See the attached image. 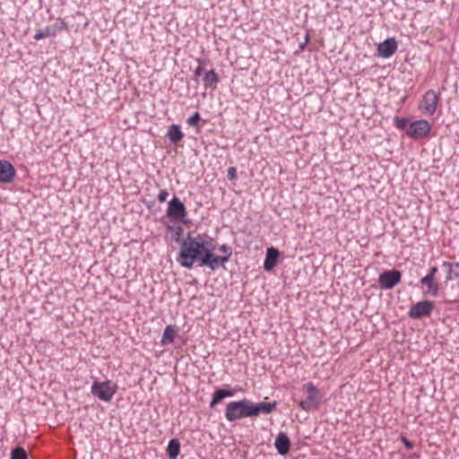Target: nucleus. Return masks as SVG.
I'll return each instance as SVG.
<instances>
[{"mask_svg": "<svg viewBox=\"0 0 459 459\" xmlns=\"http://www.w3.org/2000/svg\"><path fill=\"white\" fill-rule=\"evenodd\" d=\"M204 237L206 234H197L195 237L187 232L182 239L181 248L176 257V261L185 269L191 270L194 265L206 266L209 252L204 246Z\"/></svg>", "mask_w": 459, "mask_h": 459, "instance_id": "obj_1", "label": "nucleus"}, {"mask_svg": "<svg viewBox=\"0 0 459 459\" xmlns=\"http://www.w3.org/2000/svg\"><path fill=\"white\" fill-rule=\"evenodd\" d=\"M225 418L230 422L241 419L251 418L250 400L243 398L238 401H231L226 404Z\"/></svg>", "mask_w": 459, "mask_h": 459, "instance_id": "obj_2", "label": "nucleus"}, {"mask_svg": "<svg viewBox=\"0 0 459 459\" xmlns=\"http://www.w3.org/2000/svg\"><path fill=\"white\" fill-rule=\"evenodd\" d=\"M303 389L307 391V395L299 403V407L305 411L317 410L324 397L321 391L311 382L303 385Z\"/></svg>", "mask_w": 459, "mask_h": 459, "instance_id": "obj_3", "label": "nucleus"}, {"mask_svg": "<svg viewBox=\"0 0 459 459\" xmlns=\"http://www.w3.org/2000/svg\"><path fill=\"white\" fill-rule=\"evenodd\" d=\"M117 391V385L111 380H94L91 387L92 395L103 402H110Z\"/></svg>", "mask_w": 459, "mask_h": 459, "instance_id": "obj_4", "label": "nucleus"}, {"mask_svg": "<svg viewBox=\"0 0 459 459\" xmlns=\"http://www.w3.org/2000/svg\"><path fill=\"white\" fill-rule=\"evenodd\" d=\"M187 212L184 203L176 195L168 203L166 211L167 217L174 222L187 224L190 221L186 220Z\"/></svg>", "mask_w": 459, "mask_h": 459, "instance_id": "obj_5", "label": "nucleus"}, {"mask_svg": "<svg viewBox=\"0 0 459 459\" xmlns=\"http://www.w3.org/2000/svg\"><path fill=\"white\" fill-rule=\"evenodd\" d=\"M402 281V272L397 269L385 270L378 276V285L382 290H392Z\"/></svg>", "mask_w": 459, "mask_h": 459, "instance_id": "obj_6", "label": "nucleus"}, {"mask_svg": "<svg viewBox=\"0 0 459 459\" xmlns=\"http://www.w3.org/2000/svg\"><path fill=\"white\" fill-rule=\"evenodd\" d=\"M431 130L430 124L425 119L412 121L406 128V134L414 140L426 137Z\"/></svg>", "mask_w": 459, "mask_h": 459, "instance_id": "obj_7", "label": "nucleus"}, {"mask_svg": "<svg viewBox=\"0 0 459 459\" xmlns=\"http://www.w3.org/2000/svg\"><path fill=\"white\" fill-rule=\"evenodd\" d=\"M435 304L431 300H421L411 306L408 311L411 319H420L429 316L434 310Z\"/></svg>", "mask_w": 459, "mask_h": 459, "instance_id": "obj_8", "label": "nucleus"}, {"mask_svg": "<svg viewBox=\"0 0 459 459\" xmlns=\"http://www.w3.org/2000/svg\"><path fill=\"white\" fill-rule=\"evenodd\" d=\"M439 101V96L433 90L425 92L420 103L419 108L426 115L435 114Z\"/></svg>", "mask_w": 459, "mask_h": 459, "instance_id": "obj_9", "label": "nucleus"}, {"mask_svg": "<svg viewBox=\"0 0 459 459\" xmlns=\"http://www.w3.org/2000/svg\"><path fill=\"white\" fill-rule=\"evenodd\" d=\"M67 30L66 22L59 18L54 24L48 25L44 29L37 30L33 39L35 40H40L45 38L56 37L59 31Z\"/></svg>", "mask_w": 459, "mask_h": 459, "instance_id": "obj_10", "label": "nucleus"}, {"mask_svg": "<svg viewBox=\"0 0 459 459\" xmlns=\"http://www.w3.org/2000/svg\"><path fill=\"white\" fill-rule=\"evenodd\" d=\"M277 404L278 403L276 401H273L271 403H254L253 401L250 400L251 418H257L261 414H271L276 409Z\"/></svg>", "mask_w": 459, "mask_h": 459, "instance_id": "obj_11", "label": "nucleus"}, {"mask_svg": "<svg viewBox=\"0 0 459 459\" xmlns=\"http://www.w3.org/2000/svg\"><path fill=\"white\" fill-rule=\"evenodd\" d=\"M397 41L394 38H387L377 45V56L382 58L391 57L397 50Z\"/></svg>", "mask_w": 459, "mask_h": 459, "instance_id": "obj_12", "label": "nucleus"}, {"mask_svg": "<svg viewBox=\"0 0 459 459\" xmlns=\"http://www.w3.org/2000/svg\"><path fill=\"white\" fill-rule=\"evenodd\" d=\"M15 177L16 169L13 165L9 160H0V183H11Z\"/></svg>", "mask_w": 459, "mask_h": 459, "instance_id": "obj_13", "label": "nucleus"}, {"mask_svg": "<svg viewBox=\"0 0 459 459\" xmlns=\"http://www.w3.org/2000/svg\"><path fill=\"white\" fill-rule=\"evenodd\" d=\"M420 284L423 289V294L437 297L439 293V284L436 278L422 277Z\"/></svg>", "mask_w": 459, "mask_h": 459, "instance_id": "obj_14", "label": "nucleus"}, {"mask_svg": "<svg viewBox=\"0 0 459 459\" xmlns=\"http://www.w3.org/2000/svg\"><path fill=\"white\" fill-rule=\"evenodd\" d=\"M290 439L287 433L280 432L275 438L274 446L280 455H286L290 449Z\"/></svg>", "mask_w": 459, "mask_h": 459, "instance_id": "obj_15", "label": "nucleus"}, {"mask_svg": "<svg viewBox=\"0 0 459 459\" xmlns=\"http://www.w3.org/2000/svg\"><path fill=\"white\" fill-rule=\"evenodd\" d=\"M280 257V251L273 247H270L266 249V255L264 261V270L266 272H271L278 263V259Z\"/></svg>", "mask_w": 459, "mask_h": 459, "instance_id": "obj_16", "label": "nucleus"}, {"mask_svg": "<svg viewBox=\"0 0 459 459\" xmlns=\"http://www.w3.org/2000/svg\"><path fill=\"white\" fill-rule=\"evenodd\" d=\"M234 395V391L228 388H216L215 391L212 394V399L210 401V408H214L218 403H220L222 400L228 397H232Z\"/></svg>", "mask_w": 459, "mask_h": 459, "instance_id": "obj_17", "label": "nucleus"}, {"mask_svg": "<svg viewBox=\"0 0 459 459\" xmlns=\"http://www.w3.org/2000/svg\"><path fill=\"white\" fill-rule=\"evenodd\" d=\"M204 86L206 90H215L217 88V84L220 82V78L216 74L214 69H211L204 73V76L203 78Z\"/></svg>", "mask_w": 459, "mask_h": 459, "instance_id": "obj_18", "label": "nucleus"}, {"mask_svg": "<svg viewBox=\"0 0 459 459\" xmlns=\"http://www.w3.org/2000/svg\"><path fill=\"white\" fill-rule=\"evenodd\" d=\"M442 268L446 270V281H451L453 279H459V263L443 262Z\"/></svg>", "mask_w": 459, "mask_h": 459, "instance_id": "obj_19", "label": "nucleus"}, {"mask_svg": "<svg viewBox=\"0 0 459 459\" xmlns=\"http://www.w3.org/2000/svg\"><path fill=\"white\" fill-rule=\"evenodd\" d=\"M208 262L206 267L211 269L212 271L216 270L220 265H224L226 263L230 261V255H209Z\"/></svg>", "mask_w": 459, "mask_h": 459, "instance_id": "obj_20", "label": "nucleus"}, {"mask_svg": "<svg viewBox=\"0 0 459 459\" xmlns=\"http://www.w3.org/2000/svg\"><path fill=\"white\" fill-rule=\"evenodd\" d=\"M166 136L169 139L171 143L176 144L183 139L184 134L179 125L172 124L169 127Z\"/></svg>", "mask_w": 459, "mask_h": 459, "instance_id": "obj_21", "label": "nucleus"}, {"mask_svg": "<svg viewBox=\"0 0 459 459\" xmlns=\"http://www.w3.org/2000/svg\"><path fill=\"white\" fill-rule=\"evenodd\" d=\"M178 334V328L175 325H169L165 327L163 334L160 340L162 345H167L174 342L175 337Z\"/></svg>", "mask_w": 459, "mask_h": 459, "instance_id": "obj_22", "label": "nucleus"}, {"mask_svg": "<svg viewBox=\"0 0 459 459\" xmlns=\"http://www.w3.org/2000/svg\"><path fill=\"white\" fill-rule=\"evenodd\" d=\"M180 441L178 438H172L169 441L166 448L169 459H177L180 453Z\"/></svg>", "mask_w": 459, "mask_h": 459, "instance_id": "obj_23", "label": "nucleus"}, {"mask_svg": "<svg viewBox=\"0 0 459 459\" xmlns=\"http://www.w3.org/2000/svg\"><path fill=\"white\" fill-rule=\"evenodd\" d=\"M10 459H28V454L22 446H15L11 450Z\"/></svg>", "mask_w": 459, "mask_h": 459, "instance_id": "obj_24", "label": "nucleus"}, {"mask_svg": "<svg viewBox=\"0 0 459 459\" xmlns=\"http://www.w3.org/2000/svg\"><path fill=\"white\" fill-rule=\"evenodd\" d=\"M204 246L205 247V250L209 252V255H214V251L216 249V242L215 240L207 236V237H204Z\"/></svg>", "mask_w": 459, "mask_h": 459, "instance_id": "obj_25", "label": "nucleus"}, {"mask_svg": "<svg viewBox=\"0 0 459 459\" xmlns=\"http://www.w3.org/2000/svg\"><path fill=\"white\" fill-rule=\"evenodd\" d=\"M409 120L407 117H398V116H395L394 117V125L398 128V129H401V130H405L406 131V128L408 127L409 126Z\"/></svg>", "mask_w": 459, "mask_h": 459, "instance_id": "obj_26", "label": "nucleus"}, {"mask_svg": "<svg viewBox=\"0 0 459 459\" xmlns=\"http://www.w3.org/2000/svg\"><path fill=\"white\" fill-rule=\"evenodd\" d=\"M201 121V116L199 112H195L186 119V123L189 126L199 128V123Z\"/></svg>", "mask_w": 459, "mask_h": 459, "instance_id": "obj_27", "label": "nucleus"}, {"mask_svg": "<svg viewBox=\"0 0 459 459\" xmlns=\"http://www.w3.org/2000/svg\"><path fill=\"white\" fill-rule=\"evenodd\" d=\"M183 232V228L181 226H178L174 230V235L172 236V240L179 244V248H181L182 239L185 238L182 237Z\"/></svg>", "mask_w": 459, "mask_h": 459, "instance_id": "obj_28", "label": "nucleus"}, {"mask_svg": "<svg viewBox=\"0 0 459 459\" xmlns=\"http://www.w3.org/2000/svg\"><path fill=\"white\" fill-rule=\"evenodd\" d=\"M227 177L229 180L233 181L237 178V169L235 167H230L227 170Z\"/></svg>", "mask_w": 459, "mask_h": 459, "instance_id": "obj_29", "label": "nucleus"}, {"mask_svg": "<svg viewBox=\"0 0 459 459\" xmlns=\"http://www.w3.org/2000/svg\"><path fill=\"white\" fill-rule=\"evenodd\" d=\"M400 440L402 441V443L405 446V447L407 449H412L414 447L413 442L409 440L405 436L401 435Z\"/></svg>", "mask_w": 459, "mask_h": 459, "instance_id": "obj_30", "label": "nucleus"}, {"mask_svg": "<svg viewBox=\"0 0 459 459\" xmlns=\"http://www.w3.org/2000/svg\"><path fill=\"white\" fill-rule=\"evenodd\" d=\"M168 196H169V192L166 189H161V190H160L159 195H158V201L160 203H164L167 200Z\"/></svg>", "mask_w": 459, "mask_h": 459, "instance_id": "obj_31", "label": "nucleus"}, {"mask_svg": "<svg viewBox=\"0 0 459 459\" xmlns=\"http://www.w3.org/2000/svg\"><path fill=\"white\" fill-rule=\"evenodd\" d=\"M219 250L227 255H230V256L232 255V248L226 244L221 245L219 247Z\"/></svg>", "mask_w": 459, "mask_h": 459, "instance_id": "obj_32", "label": "nucleus"}, {"mask_svg": "<svg viewBox=\"0 0 459 459\" xmlns=\"http://www.w3.org/2000/svg\"><path fill=\"white\" fill-rule=\"evenodd\" d=\"M437 272L438 268L437 266H431L429 267L428 273L425 275V277L436 278V274Z\"/></svg>", "mask_w": 459, "mask_h": 459, "instance_id": "obj_33", "label": "nucleus"}, {"mask_svg": "<svg viewBox=\"0 0 459 459\" xmlns=\"http://www.w3.org/2000/svg\"><path fill=\"white\" fill-rule=\"evenodd\" d=\"M204 68L198 66L194 71V79L197 81V79L204 74Z\"/></svg>", "mask_w": 459, "mask_h": 459, "instance_id": "obj_34", "label": "nucleus"}, {"mask_svg": "<svg viewBox=\"0 0 459 459\" xmlns=\"http://www.w3.org/2000/svg\"><path fill=\"white\" fill-rule=\"evenodd\" d=\"M197 63H198V66L205 68V66L210 63V60L207 58H198Z\"/></svg>", "mask_w": 459, "mask_h": 459, "instance_id": "obj_35", "label": "nucleus"}, {"mask_svg": "<svg viewBox=\"0 0 459 459\" xmlns=\"http://www.w3.org/2000/svg\"><path fill=\"white\" fill-rule=\"evenodd\" d=\"M308 40H309V36H308V34H307L305 37V41L299 45V48L304 49L305 46L307 44Z\"/></svg>", "mask_w": 459, "mask_h": 459, "instance_id": "obj_36", "label": "nucleus"}, {"mask_svg": "<svg viewBox=\"0 0 459 459\" xmlns=\"http://www.w3.org/2000/svg\"><path fill=\"white\" fill-rule=\"evenodd\" d=\"M145 204H146V206H147L148 208H151V207H152V206L155 204V201H154V200H152V201H150V202L145 203Z\"/></svg>", "mask_w": 459, "mask_h": 459, "instance_id": "obj_37", "label": "nucleus"}, {"mask_svg": "<svg viewBox=\"0 0 459 459\" xmlns=\"http://www.w3.org/2000/svg\"><path fill=\"white\" fill-rule=\"evenodd\" d=\"M167 230H168L169 231H174V230H176V228H175L174 226L168 225V226H167Z\"/></svg>", "mask_w": 459, "mask_h": 459, "instance_id": "obj_38", "label": "nucleus"}]
</instances>
